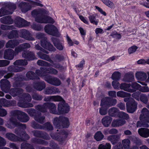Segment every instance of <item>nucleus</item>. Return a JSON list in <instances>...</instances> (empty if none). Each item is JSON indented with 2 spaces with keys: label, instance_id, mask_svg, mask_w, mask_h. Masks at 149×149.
<instances>
[{
  "label": "nucleus",
  "instance_id": "1",
  "mask_svg": "<svg viewBox=\"0 0 149 149\" xmlns=\"http://www.w3.org/2000/svg\"><path fill=\"white\" fill-rule=\"evenodd\" d=\"M16 117H17L19 121L23 122H26L29 119L28 116L25 113L17 111L15 112L14 115L10 119L7 125V127L10 128H13L16 126H20L22 128H25L26 126L24 124H20L17 122L15 118Z\"/></svg>",
  "mask_w": 149,
  "mask_h": 149
},
{
  "label": "nucleus",
  "instance_id": "2",
  "mask_svg": "<svg viewBox=\"0 0 149 149\" xmlns=\"http://www.w3.org/2000/svg\"><path fill=\"white\" fill-rule=\"evenodd\" d=\"M57 73V71L56 70L48 68H46L43 70H41V71L39 70H37L36 71V73L37 74L44 77L45 79L48 83L54 85L58 86L61 84V82L58 79L56 78H52L49 77H45L46 75L47 76V74H46L47 73L56 74Z\"/></svg>",
  "mask_w": 149,
  "mask_h": 149
},
{
  "label": "nucleus",
  "instance_id": "3",
  "mask_svg": "<svg viewBox=\"0 0 149 149\" xmlns=\"http://www.w3.org/2000/svg\"><path fill=\"white\" fill-rule=\"evenodd\" d=\"M44 107L45 108H49L51 113L55 114H59L61 113H67L69 111V107L68 105L65 103L63 101L60 102L58 104V112L55 110L56 107L55 104L53 103H46L45 104Z\"/></svg>",
  "mask_w": 149,
  "mask_h": 149
},
{
  "label": "nucleus",
  "instance_id": "4",
  "mask_svg": "<svg viewBox=\"0 0 149 149\" xmlns=\"http://www.w3.org/2000/svg\"><path fill=\"white\" fill-rule=\"evenodd\" d=\"M120 88L121 89L131 93L133 92L136 89H138L143 92L149 91V88L148 87H141L140 85L136 82L132 83L131 86L130 84H122L120 86Z\"/></svg>",
  "mask_w": 149,
  "mask_h": 149
},
{
  "label": "nucleus",
  "instance_id": "5",
  "mask_svg": "<svg viewBox=\"0 0 149 149\" xmlns=\"http://www.w3.org/2000/svg\"><path fill=\"white\" fill-rule=\"evenodd\" d=\"M30 47V45L29 43H26L23 44L21 45L16 48L14 53L13 50L11 49H8L5 52L4 58L6 59L11 60L13 58V55L14 54L16 55L17 54L22 51L23 49L29 48Z\"/></svg>",
  "mask_w": 149,
  "mask_h": 149
},
{
  "label": "nucleus",
  "instance_id": "6",
  "mask_svg": "<svg viewBox=\"0 0 149 149\" xmlns=\"http://www.w3.org/2000/svg\"><path fill=\"white\" fill-rule=\"evenodd\" d=\"M32 15L35 17V21L37 22L40 23H51L54 22V20L51 17L48 16H39L40 12L37 10L33 11L32 12Z\"/></svg>",
  "mask_w": 149,
  "mask_h": 149
},
{
  "label": "nucleus",
  "instance_id": "7",
  "mask_svg": "<svg viewBox=\"0 0 149 149\" xmlns=\"http://www.w3.org/2000/svg\"><path fill=\"white\" fill-rule=\"evenodd\" d=\"M53 124L57 127H58L59 124H62L64 127H68L70 125L68 119L67 118L60 117L59 118H55L54 120Z\"/></svg>",
  "mask_w": 149,
  "mask_h": 149
},
{
  "label": "nucleus",
  "instance_id": "8",
  "mask_svg": "<svg viewBox=\"0 0 149 149\" xmlns=\"http://www.w3.org/2000/svg\"><path fill=\"white\" fill-rule=\"evenodd\" d=\"M124 100L125 102H128L126 103L127 109L129 113L134 112L136 110L137 104L134 100L131 98H125Z\"/></svg>",
  "mask_w": 149,
  "mask_h": 149
},
{
  "label": "nucleus",
  "instance_id": "9",
  "mask_svg": "<svg viewBox=\"0 0 149 149\" xmlns=\"http://www.w3.org/2000/svg\"><path fill=\"white\" fill-rule=\"evenodd\" d=\"M35 5L40 6H42V4L34 2L33 1H31L29 3H22L20 4L19 6L22 12L25 13L31 10L32 7H34Z\"/></svg>",
  "mask_w": 149,
  "mask_h": 149
},
{
  "label": "nucleus",
  "instance_id": "10",
  "mask_svg": "<svg viewBox=\"0 0 149 149\" xmlns=\"http://www.w3.org/2000/svg\"><path fill=\"white\" fill-rule=\"evenodd\" d=\"M109 114L112 116L118 115L119 117L127 119L128 118V115L123 112H119L118 109L115 108H111L109 111Z\"/></svg>",
  "mask_w": 149,
  "mask_h": 149
},
{
  "label": "nucleus",
  "instance_id": "11",
  "mask_svg": "<svg viewBox=\"0 0 149 149\" xmlns=\"http://www.w3.org/2000/svg\"><path fill=\"white\" fill-rule=\"evenodd\" d=\"M22 134V138H24L17 139V137L14 134L11 133H7L6 134V137L9 140L13 141H22L25 139H28L29 138L28 135L25 132H24Z\"/></svg>",
  "mask_w": 149,
  "mask_h": 149
},
{
  "label": "nucleus",
  "instance_id": "12",
  "mask_svg": "<svg viewBox=\"0 0 149 149\" xmlns=\"http://www.w3.org/2000/svg\"><path fill=\"white\" fill-rule=\"evenodd\" d=\"M45 31L48 34L56 36L58 32L57 28L53 25H47L45 27Z\"/></svg>",
  "mask_w": 149,
  "mask_h": 149
},
{
  "label": "nucleus",
  "instance_id": "13",
  "mask_svg": "<svg viewBox=\"0 0 149 149\" xmlns=\"http://www.w3.org/2000/svg\"><path fill=\"white\" fill-rule=\"evenodd\" d=\"M116 103V99H111L109 97H106L103 99L101 101L100 104L101 106H104L106 104L108 105L109 107L115 105Z\"/></svg>",
  "mask_w": 149,
  "mask_h": 149
},
{
  "label": "nucleus",
  "instance_id": "14",
  "mask_svg": "<svg viewBox=\"0 0 149 149\" xmlns=\"http://www.w3.org/2000/svg\"><path fill=\"white\" fill-rule=\"evenodd\" d=\"M0 86L2 90L5 93L9 92L8 90L10 87V82L6 79H2L0 81Z\"/></svg>",
  "mask_w": 149,
  "mask_h": 149
},
{
  "label": "nucleus",
  "instance_id": "15",
  "mask_svg": "<svg viewBox=\"0 0 149 149\" xmlns=\"http://www.w3.org/2000/svg\"><path fill=\"white\" fill-rule=\"evenodd\" d=\"M140 119L144 121L148 122L149 121V113L148 110L146 108H144L142 111Z\"/></svg>",
  "mask_w": 149,
  "mask_h": 149
},
{
  "label": "nucleus",
  "instance_id": "16",
  "mask_svg": "<svg viewBox=\"0 0 149 149\" xmlns=\"http://www.w3.org/2000/svg\"><path fill=\"white\" fill-rule=\"evenodd\" d=\"M41 45L44 48L50 51H54L55 49L53 47L52 45L50 44L47 41L46 39L41 41Z\"/></svg>",
  "mask_w": 149,
  "mask_h": 149
},
{
  "label": "nucleus",
  "instance_id": "17",
  "mask_svg": "<svg viewBox=\"0 0 149 149\" xmlns=\"http://www.w3.org/2000/svg\"><path fill=\"white\" fill-rule=\"evenodd\" d=\"M139 134L141 136L147 138L149 136V129L141 128L139 129L138 130Z\"/></svg>",
  "mask_w": 149,
  "mask_h": 149
},
{
  "label": "nucleus",
  "instance_id": "18",
  "mask_svg": "<svg viewBox=\"0 0 149 149\" xmlns=\"http://www.w3.org/2000/svg\"><path fill=\"white\" fill-rule=\"evenodd\" d=\"M135 76L138 80L141 81L145 80L147 77V74L145 73L140 71L136 72L135 74Z\"/></svg>",
  "mask_w": 149,
  "mask_h": 149
},
{
  "label": "nucleus",
  "instance_id": "19",
  "mask_svg": "<svg viewBox=\"0 0 149 149\" xmlns=\"http://www.w3.org/2000/svg\"><path fill=\"white\" fill-rule=\"evenodd\" d=\"M45 100L46 101H63V99L59 96H49L46 97Z\"/></svg>",
  "mask_w": 149,
  "mask_h": 149
},
{
  "label": "nucleus",
  "instance_id": "20",
  "mask_svg": "<svg viewBox=\"0 0 149 149\" xmlns=\"http://www.w3.org/2000/svg\"><path fill=\"white\" fill-rule=\"evenodd\" d=\"M112 120L111 117L108 116L104 117L102 119V123L104 126L105 127L109 126Z\"/></svg>",
  "mask_w": 149,
  "mask_h": 149
},
{
  "label": "nucleus",
  "instance_id": "21",
  "mask_svg": "<svg viewBox=\"0 0 149 149\" xmlns=\"http://www.w3.org/2000/svg\"><path fill=\"white\" fill-rule=\"evenodd\" d=\"M125 123V121L122 119L113 120L112 123L111 125L113 127H118L123 125Z\"/></svg>",
  "mask_w": 149,
  "mask_h": 149
},
{
  "label": "nucleus",
  "instance_id": "22",
  "mask_svg": "<svg viewBox=\"0 0 149 149\" xmlns=\"http://www.w3.org/2000/svg\"><path fill=\"white\" fill-rule=\"evenodd\" d=\"M22 92V90L19 88L12 89L10 91V93L12 96H15L19 95Z\"/></svg>",
  "mask_w": 149,
  "mask_h": 149
},
{
  "label": "nucleus",
  "instance_id": "23",
  "mask_svg": "<svg viewBox=\"0 0 149 149\" xmlns=\"http://www.w3.org/2000/svg\"><path fill=\"white\" fill-rule=\"evenodd\" d=\"M134 74L131 73L130 74H127L123 79V81L127 82H131L134 80Z\"/></svg>",
  "mask_w": 149,
  "mask_h": 149
},
{
  "label": "nucleus",
  "instance_id": "24",
  "mask_svg": "<svg viewBox=\"0 0 149 149\" xmlns=\"http://www.w3.org/2000/svg\"><path fill=\"white\" fill-rule=\"evenodd\" d=\"M54 45L56 48L59 50H62L63 49V45L59 43L58 41L55 38H53L52 39Z\"/></svg>",
  "mask_w": 149,
  "mask_h": 149
},
{
  "label": "nucleus",
  "instance_id": "25",
  "mask_svg": "<svg viewBox=\"0 0 149 149\" xmlns=\"http://www.w3.org/2000/svg\"><path fill=\"white\" fill-rule=\"evenodd\" d=\"M102 2L106 5L111 8H115L114 3L109 0H101Z\"/></svg>",
  "mask_w": 149,
  "mask_h": 149
},
{
  "label": "nucleus",
  "instance_id": "26",
  "mask_svg": "<svg viewBox=\"0 0 149 149\" xmlns=\"http://www.w3.org/2000/svg\"><path fill=\"white\" fill-rule=\"evenodd\" d=\"M34 86L37 90L41 91L45 87V84L43 82L38 83L35 84Z\"/></svg>",
  "mask_w": 149,
  "mask_h": 149
},
{
  "label": "nucleus",
  "instance_id": "27",
  "mask_svg": "<svg viewBox=\"0 0 149 149\" xmlns=\"http://www.w3.org/2000/svg\"><path fill=\"white\" fill-rule=\"evenodd\" d=\"M19 42L16 40H10L6 44L7 47L13 48L15 45H17Z\"/></svg>",
  "mask_w": 149,
  "mask_h": 149
},
{
  "label": "nucleus",
  "instance_id": "28",
  "mask_svg": "<svg viewBox=\"0 0 149 149\" xmlns=\"http://www.w3.org/2000/svg\"><path fill=\"white\" fill-rule=\"evenodd\" d=\"M26 54H23L22 56L26 58L29 60H33L34 59V54L32 53L26 52Z\"/></svg>",
  "mask_w": 149,
  "mask_h": 149
},
{
  "label": "nucleus",
  "instance_id": "29",
  "mask_svg": "<svg viewBox=\"0 0 149 149\" xmlns=\"http://www.w3.org/2000/svg\"><path fill=\"white\" fill-rule=\"evenodd\" d=\"M89 20L91 23L97 25L99 22V20L96 19L95 17L93 15H91L88 17Z\"/></svg>",
  "mask_w": 149,
  "mask_h": 149
},
{
  "label": "nucleus",
  "instance_id": "30",
  "mask_svg": "<svg viewBox=\"0 0 149 149\" xmlns=\"http://www.w3.org/2000/svg\"><path fill=\"white\" fill-rule=\"evenodd\" d=\"M102 107L100 109V113L101 115H104L107 113V107H109L108 105L106 104L104 106H101Z\"/></svg>",
  "mask_w": 149,
  "mask_h": 149
},
{
  "label": "nucleus",
  "instance_id": "31",
  "mask_svg": "<svg viewBox=\"0 0 149 149\" xmlns=\"http://www.w3.org/2000/svg\"><path fill=\"white\" fill-rule=\"evenodd\" d=\"M104 135L101 132H97L94 136L95 139L97 141L101 140L104 137Z\"/></svg>",
  "mask_w": 149,
  "mask_h": 149
},
{
  "label": "nucleus",
  "instance_id": "32",
  "mask_svg": "<svg viewBox=\"0 0 149 149\" xmlns=\"http://www.w3.org/2000/svg\"><path fill=\"white\" fill-rule=\"evenodd\" d=\"M117 96L122 97H124L127 96H130V94L123 91H120L118 92L117 93Z\"/></svg>",
  "mask_w": 149,
  "mask_h": 149
},
{
  "label": "nucleus",
  "instance_id": "33",
  "mask_svg": "<svg viewBox=\"0 0 149 149\" xmlns=\"http://www.w3.org/2000/svg\"><path fill=\"white\" fill-rule=\"evenodd\" d=\"M27 64V62L25 60H19L16 61L14 63L15 65H26Z\"/></svg>",
  "mask_w": 149,
  "mask_h": 149
},
{
  "label": "nucleus",
  "instance_id": "34",
  "mask_svg": "<svg viewBox=\"0 0 149 149\" xmlns=\"http://www.w3.org/2000/svg\"><path fill=\"white\" fill-rule=\"evenodd\" d=\"M121 76L120 73L119 72H114L112 75V79L113 80H119Z\"/></svg>",
  "mask_w": 149,
  "mask_h": 149
},
{
  "label": "nucleus",
  "instance_id": "35",
  "mask_svg": "<svg viewBox=\"0 0 149 149\" xmlns=\"http://www.w3.org/2000/svg\"><path fill=\"white\" fill-rule=\"evenodd\" d=\"M117 137L116 135H111L107 138V140L111 141L113 144L115 143L117 141Z\"/></svg>",
  "mask_w": 149,
  "mask_h": 149
},
{
  "label": "nucleus",
  "instance_id": "36",
  "mask_svg": "<svg viewBox=\"0 0 149 149\" xmlns=\"http://www.w3.org/2000/svg\"><path fill=\"white\" fill-rule=\"evenodd\" d=\"M111 145L109 143H107L105 145L101 144L99 145L98 149H111Z\"/></svg>",
  "mask_w": 149,
  "mask_h": 149
},
{
  "label": "nucleus",
  "instance_id": "37",
  "mask_svg": "<svg viewBox=\"0 0 149 149\" xmlns=\"http://www.w3.org/2000/svg\"><path fill=\"white\" fill-rule=\"evenodd\" d=\"M20 19V21L19 22V23L21 22L22 24L20 25H18L17 26L19 27L23 26H26L29 25V23L27 22L25 20L22 19V18L19 17Z\"/></svg>",
  "mask_w": 149,
  "mask_h": 149
},
{
  "label": "nucleus",
  "instance_id": "38",
  "mask_svg": "<svg viewBox=\"0 0 149 149\" xmlns=\"http://www.w3.org/2000/svg\"><path fill=\"white\" fill-rule=\"evenodd\" d=\"M130 143V141L127 139H124L122 141L123 146L125 148H129Z\"/></svg>",
  "mask_w": 149,
  "mask_h": 149
},
{
  "label": "nucleus",
  "instance_id": "39",
  "mask_svg": "<svg viewBox=\"0 0 149 149\" xmlns=\"http://www.w3.org/2000/svg\"><path fill=\"white\" fill-rule=\"evenodd\" d=\"M21 149H34L30 145L25 143H22L21 145Z\"/></svg>",
  "mask_w": 149,
  "mask_h": 149
},
{
  "label": "nucleus",
  "instance_id": "40",
  "mask_svg": "<svg viewBox=\"0 0 149 149\" xmlns=\"http://www.w3.org/2000/svg\"><path fill=\"white\" fill-rule=\"evenodd\" d=\"M137 47L136 46H133L130 47L128 49V52L129 54H132L136 52L137 49Z\"/></svg>",
  "mask_w": 149,
  "mask_h": 149
},
{
  "label": "nucleus",
  "instance_id": "41",
  "mask_svg": "<svg viewBox=\"0 0 149 149\" xmlns=\"http://www.w3.org/2000/svg\"><path fill=\"white\" fill-rule=\"evenodd\" d=\"M112 85L115 89H119L120 84L117 80H114L112 83Z\"/></svg>",
  "mask_w": 149,
  "mask_h": 149
},
{
  "label": "nucleus",
  "instance_id": "42",
  "mask_svg": "<svg viewBox=\"0 0 149 149\" xmlns=\"http://www.w3.org/2000/svg\"><path fill=\"white\" fill-rule=\"evenodd\" d=\"M9 61L8 60H0V67H4L6 66L9 64Z\"/></svg>",
  "mask_w": 149,
  "mask_h": 149
},
{
  "label": "nucleus",
  "instance_id": "43",
  "mask_svg": "<svg viewBox=\"0 0 149 149\" xmlns=\"http://www.w3.org/2000/svg\"><path fill=\"white\" fill-rule=\"evenodd\" d=\"M35 119L39 122L40 123H42L43 122V121L44 120L45 118L44 117H41L40 115L36 116L34 117Z\"/></svg>",
  "mask_w": 149,
  "mask_h": 149
},
{
  "label": "nucleus",
  "instance_id": "44",
  "mask_svg": "<svg viewBox=\"0 0 149 149\" xmlns=\"http://www.w3.org/2000/svg\"><path fill=\"white\" fill-rule=\"evenodd\" d=\"M117 130L115 129H112L110 130H106L105 131V133H109L111 134H115L117 133Z\"/></svg>",
  "mask_w": 149,
  "mask_h": 149
},
{
  "label": "nucleus",
  "instance_id": "45",
  "mask_svg": "<svg viewBox=\"0 0 149 149\" xmlns=\"http://www.w3.org/2000/svg\"><path fill=\"white\" fill-rule=\"evenodd\" d=\"M26 77L29 79H33L35 74L32 72H29L26 74Z\"/></svg>",
  "mask_w": 149,
  "mask_h": 149
},
{
  "label": "nucleus",
  "instance_id": "46",
  "mask_svg": "<svg viewBox=\"0 0 149 149\" xmlns=\"http://www.w3.org/2000/svg\"><path fill=\"white\" fill-rule=\"evenodd\" d=\"M18 34V33L17 31L16 30H13L12 31L10 35L8 36V37L9 38H12L15 37Z\"/></svg>",
  "mask_w": 149,
  "mask_h": 149
},
{
  "label": "nucleus",
  "instance_id": "47",
  "mask_svg": "<svg viewBox=\"0 0 149 149\" xmlns=\"http://www.w3.org/2000/svg\"><path fill=\"white\" fill-rule=\"evenodd\" d=\"M11 68H13V71L15 72H18L20 71L23 70V68L22 67H20L17 66H12Z\"/></svg>",
  "mask_w": 149,
  "mask_h": 149
},
{
  "label": "nucleus",
  "instance_id": "48",
  "mask_svg": "<svg viewBox=\"0 0 149 149\" xmlns=\"http://www.w3.org/2000/svg\"><path fill=\"white\" fill-rule=\"evenodd\" d=\"M136 125L137 127L143 126L148 127H149L147 123L146 124H143L142 123V121H138Z\"/></svg>",
  "mask_w": 149,
  "mask_h": 149
},
{
  "label": "nucleus",
  "instance_id": "49",
  "mask_svg": "<svg viewBox=\"0 0 149 149\" xmlns=\"http://www.w3.org/2000/svg\"><path fill=\"white\" fill-rule=\"evenodd\" d=\"M38 64L41 66L49 65L48 63L42 60H39L37 62Z\"/></svg>",
  "mask_w": 149,
  "mask_h": 149
},
{
  "label": "nucleus",
  "instance_id": "50",
  "mask_svg": "<svg viewBox=\"0 0 149 149\" xmlns=\"http://www.w3.org/2000/svg\"><path fill=\"white\" fill-rule=\"evenodd\" d=\"M52 87L47 88L45 91V93L47 94H53Z\"/></svg>",
  "mask_w": 149,
  "mask_h": 149
},
{
  "label": "nucleus",
  "instance_id": "51",
  "mask_svg": "<svg viewBox=\"0 0 149 149\" xmlns=\"http://www.w3.org/2000/svg\"><path fill=\"white\" fill-rule=\"evenodd\" d=\"M95 33L96 34H102L103 33V30L100 28H97L95 30Z\"/></svg>",
  "mask_w": 149,
  "mask_h": 149
},
{
  "label": "nucleus",
  "instance_id": "52",
  "mask_svg": "<svg viewBox=\"0 0 149 149\" xmlns=\"http://www.w3.org/2000/svg\"><path fill=\"white\" fill-rule=\"evenodd\" d=\"M140 92H138L133 93L132 94V97L134 98L136 100H139V96L140 95Z\"/></svg>",
  "mask_w": 149,
  "mask_h": 149
},
{
  "label": "nucleus",
  "instance_id": "53",
  "mask_svg": "<svg viewBox=\"0 0 149 149\" xmlns=\"http://www.w3.org/2000/svg\"><path fill=\"white\" fill-rule=\"evenodd\" d=\"M7 114L6 111L3 109L0 108V116H4Z\"/></svg>",
  "mask_w": 149,
  "mask_h": 149
},
{
  "label": "nucleus",
  "instance_id": "54",
  "mask_svg": "<svg viewBox=\"0 0 149 149\" xmlns=\"http://www.w3.org/2000/svg\"><path fill=\"white\" fill-rule=\"evenodd\" d=\"M19 106L23 107H32L33 105L32 104H30L29 103H26L24 104H19V103H18Z\"/></svg>",
  "mask_w": 149,
  "mask_h": 149
},
{
  "label": "nucleus",
  "instance_id": "55",
  "mask_svg": "<svg viewBox=\"0 0 149 149\" xmlns=\"http://www.w3.org/2000/svg\"><path fill=\"white\" fill-rule=\"evenodd\" d=\"M95 7L96 9H97L104 16H106V13L104 11H103L102 9L101 8H100L97 6H95Z\"/></svg>",
  "mask_w": 149,
  "mask_h": 149
},
{
  "label": "nucleus",
  "instance_id": "56",
  "mask_svg": "<svg viewBox=\"0 0 149 149\" xmlns=\"http://www.w3.org/2000/svg\"><path fill=\"white\" fill-rule=\"evenodd\" d=\"M12 26H7L5 25H2L1 26V28L2 29H10L12 28Z\"/></svg>",
  "mask_w": 149,
  "mask_h": 149
},
{
  "label": "nucleus",
  "instance_id": "57",
  "mask_svg": "<svg viewBox=\"0 0 149 149\" xmlns=\"http://www.w3.org/2000/svg\"><path fill=\"white\" fill-rule=\"evenodd\" d=\"M33 98L37 100H40L42 99V97L41 95L35 94L33 96Z\"/></svg>",
  "mask_w": 149,
  "mask_h": 149
},
{
  "label": "nucleus",
  "instance_id": "58",
  "mask_svg": "<svg viewBox=\"0 0 149 149\" xmlns=\"http://www.w3.org/2000/svg\"><path fill=\"white\" fill-rule=\"evenodd\" d=\"M66 39L68 42V43L69 46H71L73 45V42H72V40L70 38V37L67 36H66Z\"/></svg>",
  "mask_w": 149,
  "mask_h": 149
},
{
  "label": "nucleus",
  "instance_id": "59",
  "mask_svg": "<svg viewBox=\"0 0 149 149\" xmlns=\"http://www.w3.org/2000/svg\"><path fill=\"white\" fill-rule=\"evenodd\" d=\"M79 29L80 31V33L82 36H85L86 34V31L84 30L83 28L80 27Z\"/></svg>",
  "mask_w": 149,
  "mask_h": 149
},
{
  "label": "nucleus",
  "instance_id": "60",
  "mask_svg": "<svg viewBox=\"0 0 149 149\" xmlns=\"http://www.w3.org/2000/svg\"><path fill=\"white\" fill-rule=\"evenodd\" d=\"M35 110L34 109H29L27 111L28 113L31 116H33L35 114Z\"/></svg>",
  "mask_w": 149,
  "mask_h": 149
},
{
  "label": "nucleus",
  "instance_id": "61",
  "mask_svg": "<svg viewBox=\"0 0 149 149\" xmlns=\"http://www.w3.org/2000/svg\"><path fill=\"white\" fill-rule=\"evenodd\" d=\"M6 142L5 140L2 138L0 137V146L5 145Z\"/></svg>",
  "mask_w": 149,
  "mask_h": 149
},
{
  "label": "nucleus",
  "instance_id": "62",
  "mask_svg": "<svg viewBox=\"0 0 149 149\" xmlns=\"http://www.w3.org/2000/svg\"><path fill=\"white\" fill-rule=\"evenodd\" d=\"M79 18L82 21H83L84 23L86 24H88V21L87 20L85 19L83 16H79Z\"/></svg>",
  "mask_w": 149,
  "mask_h": 149
},
{
  "label": "nucleus",
  "instance_id": "63",
  "mask_svg": "<svg viewBox=\"0 0 149 149\" xmlns=\"http://www.w3.org/2000/svg\"><path fill=\"white\" fill-rule=\"evenodd\" d=\"M5 10L4 9L2 8L0 10V17L3 16L6 14Z\"/></svg>",
  "mask_w": 149,
  "mask_h": 149
},
{
  "label": "nucleus",
  "instance_id": "64",
  "mask_svg": "<svg viewBox=\"0 0 149 149\" xmlns=\"http://www.w3.org/2000/svg\"><path fill=\"white\" fill-rule=\"evenodd\" d=\"M109 96L115 97L116 96V92L114 91H110L109 92Z\"/></svg>",
  "mask_w": 149,
  "mask_h": 149
}]
</instances>
